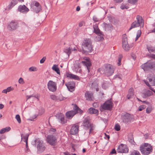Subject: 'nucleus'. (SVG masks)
I'll return each instance as SVG.
<instances>
[{
    "instance_id": "nucleus-1",
    "label": "nucleus",
    "mask_w": 155,
    "mask_h": 155,
    "mask_svg": "<svg viewBox=\"0 0 155 155\" xmlns=\"http://www.w3.org/2000/svg\"><path fill=\"white\" fill-rule=\"evenodd\" d=\"M98 71L102 74H104L108 77L114 73V67L110 64H107L105 65L104 67L99 68Z\"/></svg>"
},
{
    "instance_id": "nucleus-2",
    "label": "nucleus",
    "mask_w": 155,
    "mask_h": 155,
    "mask_svg": "<svg viewBox=\"0 0 155 155\" xmlns=\"http://www.w3.org/2000/svg\"><path fill=\"white\" fill-rule=\"evenodd\" d=\"M82 48L84 53H89L93 51L92 42L90 38H86L83 41Z\"/></svg>"
},
{
    "instance_id": "nucleus-3",
    "label": "nucleus",
    "mask_w": 155,
    "mask_h": 155,
    "mask_svg": "<svg viewBox=\"0 0 155 155\" xmlns=\"http://www.w3.org/2000/svg\"><path fill=\"white\" fill-rule=\"evenodd\" d=\"M142 69L146 72H154L155 73V61L149 60L141 66Z\"/></svg>"
},
{
    "instance_id": "nucleus-4",
    "label": "nucleus",
    "mask_w": 155,
    "mask_h": 155,
    "mask_svg": "<svg viewBox=\"0 0 155 155\" xmlns=\"http://www.w3.org/2000/svg\"><path fill=\"white\" fill-rule=\"evenodd\" d=\"M83 113V111L80 109L76 104H74L73 110L67 112L66 115L67 118L69 119H71L76 114L79 113L82 114Z\"/></svg>"
},
{
    "instance_id": "nucleus-5",
    "label": "nucleus",
    "mask_w": 155,
    "mask_h": 155,
    "mask_svg": "<svg viewBox=\"0 0 155 155\" xmlns=\"http://www.w3.org/2000/svg\"><path fill=\"white\" fill-rule=\"evenodd\" d=\"M140 150L143 154L148 155L152 152L153 149L150 144L144 143V144L140 145Z\"/></svg>"
},
{
    "instance_id": "nucleus-6",
    "label": "nucleus",
    "mask_w": 155,
    "mask_h": 155,
    "mask_svg": "<svg viewBox=\"0 0 155 155\" xmlns=\"http://www.w3.org/2000/svg\"><path fill=\"white\" fill-rule=\"evenodd\" d=\"M112 100V98L108 100L101 105L100 111H102L105 110H111L112 109L113 104Z\"/></svg>"
},
{
    "instance_id": "nucleus-7",
    "label": "nucleus",
    "mask_w": 155,
    "mask_h": 155,
    "mask_svg": "<svg viewBox=\"0 0 155 155\" xmlns=\"http://www.w3.org/2000/svg\"><path fill=\"white\" fill-rule=\"evenodd\" d=\"M136 19L137 21H135L132 23L131 26L129 29V31L133 28L139 27L140 25H141L142 24L143 27V26L144 22L142 17L140 15H137V16Z\"/></svg>"
},
{
    "instance_id": "nucleus-8",
    "label": "nucleus",
    "mask_w": 155,
    "mask_h": 155,
    "mask_svg": "<svg viewBox=\"0 0 155 155\" xmlns=\"http://www.w3.org/2000/svg\"><path fill=\"white\" fill-rule=\"evenodd\" d=\"M90 118L87 117H86L83 122V125L87 129H89V134L93 130L94 128V126L93 124L90 123Z\"/></svg>"
},
{
    "instance_id": "nucleus-9",
    "label": "nucleus",
    "mask_w": 155,
    "mask_h": 155,
    "mask_svg": "<svg viewBox=\"0 0 155 155\" xmlns=\"http://www.w3.org/2000/svg\"><path fill=\"white\" fill-rule=\"evenodd\" d=\"M30 6L31 10L37 13L41 10V7L40 4L35 1L31 2Z\"/></svg>"
},
{
    "instance_id": "nucleus-10",
    "label": "nucleus",
    "mask_w": 155,
    "mask_h": 155,
    "mask_svg": "<svg viewBox=\"0 0 155 155\" xmlns=\"http://www.w3.org/2000/svg\"><path fill=\"white\" fill-rule=\"evenodd\" d=\"M34 142L35 144L37 145L38 152L40 153L45 150V147L42 140L38 138L35 140Z\"/></svg>"
},
{
    "instance_id": "nucleus-11",
    "label": "nucleus",
    "mask_w": 155,
    "mask_h": 155,
    "mask_svg": "<svg viewBox=\"0 0 155 155\" xmlns=\"http://www.w3.org/2000/svg\"><path fill=\"white\" fill-rule=\"evenodd\" d=\"M57 138L52 135H48L47 137L46 141L50 145L55 146L57 144Z\"/></svg>"
},
{
    "instance_id": "nucleus-12",
    "label": "nucleus",
    "mask_w": 155,
    "mask_h": 155,
    "mask_svg": "<svg viewBox=\"0 0 155 155\" xmlns=\"http://www.w3.org/2000/svg\"><path fill=\"white\" fill-rule=\"evenodd\" d=\"M122 44L123 48L125 51H127L129 50L130 47L128 44L127 38L125 34L123 36Z\"/></svg>"
},
{
    "instance_id": "nucleus-13",
    "label": "nucleus",
    "mask_w": 155,
    "mask_h": 155,
    "mask_svg": "<svg viewBox=\"0 0 155 155\" xmlns=\"http://www.w3.org/2000/svg\"><path fill=\"white\" fill-rule=\"evenodd\" d=\"M18 23L16 20H12L8 24L7 27L8 29L12 31L15 30L18 27Z\"/></svg>"
},
{
    "instance_id": "nucleus-14",
    "label": "nucleus",
    "mask_w": 155,
    "mask_h": 155,
    "mask_svg": "<svg viewBox=\"0 0 155 155\" xmlns=\"http://www.w3.org/2000/svg\"><path fill=\"white\" fill-rule=\"evenodd\" d=\"M48 87L50 91L55 92L57 90L56 83L52 81H49L48 83Z\"/></svg>"
},
{
    "instance_id": "nucleus-15",
    "label": "nucleus",
    "mask_w": 155,
    "mask_h": 155,
    "mask_svg": "<svg viewBox=\"0 0 155 155\" xmlns=\"http://www.w3.org/2000/svg\"><path fill=\"white\" fill-rule=\"evenodd\" d=\"M79 131V126L77 124H73L71 126L70 130V134L72 135H75Z\"/></svg>"
},
{
    "instance_id": "nucleus-16",
    "label": "nucleus",
    "mask_w": 155,
    "mask_h": 155,
    "mask_svg": "<svg viewBox=\"0 0 155 155\" xmlns=\"http://www.w3.org/2000/svg\"><path fill=\"white\" fill-rule=\"evenodd\" d=\"M69 91L72 92L74 90V88L75 86V83L73 81H70L65 84Z\"/></svg>"
},
{
    "instance_id": "nucleus-17",
    "label": "nucleus",
    "mask_w": 155,
    "mask_h": 155,
    "mask_svg": "<svg viewBox=\"0 0 155 155\" xmlns=\"http://www.w3.org/2000/svg\"><path fill=\"white\" fill-rule=\"evenodd\" d=\"M18 11L23 13H26L29 11V9L25 5H20L18 6Z\"/></svg>"
},
{
    "instance_id": "nucleus-18",
    "label": "nucleus",
    "mask_w": 155,
    "mask_h": 155,
    "mask_svg": "<svg viewBox=\"0 0 155 155\" xmlns=\"http://www.w3.org/2000/svg\"><path fill=\"white\" fill-rule=\"evenodd\" d=\"M56 117H57L59 121L62 124H64L66 123L67 120L65 119L64 115L62 114H60L57 115Z\"/></svg>"
},
{
    "instance_id": "nucleus-19",
    "label": "nucleus",
    "mask_w": 155,
    "mask_h": 155,
    "mask_svg": "<svg viewBox=\"0 0 155 155\" xmlns=\"http://www.w3.org/2000/svg\"><path fill=\"white\" fill-rule=\"evenodd\" d=\"M120 151L119 152L121 153H126L128 151V149L126 145L121 144L119 148Z\"/></svg>"
},
{
    "instance_id": "nucleus-20",
    "label": "nucleus",
    "mask_w": 155,
    "mask_h": 155,
    "mask_svg": "<svg viewBox=\"0 0 155 155\" xmlns=\"http://www.w3.org/2000/svg\"><path fill=\"white\" fill-rule=\"evenodd\" d=\"M122 119L123 122L125 123L130 122L131 119L130 114L128 113H126L123 116Z\"/></svg>"
},
{
    "instance_id": "nucleus-21",
    "label": "nucleus",
    "mask_w": 155,
    "mask_h": 155,
    "mask_svg": "<svg viewBox=\"0 0 155 155\" xmlns=\"http://www.w3.org/2000/svg\"><path fill=\"white\" fill-rule=\"evenodd\" d=\"M148 80L153 86H155V75L153 74H150L147 78Z\"/></svg>"
},
{
    "instance_id": "nucleus-22",
    "label": "nucleus",
    "mask_w": 155,
    "mask_h": 155,
    "mask_svg": "<svg viewBox=\"0 0 155 155\" xmlns=\"http://www.w3.org/2000/svg\"><path fill=\"white\" fill-rule=\"evenodd\" d=\"M85 97L86 100L91 101L93 98V94L91 91H86L85 93Z\"/></svg>"
},
{
    "instance_id": "nucleus-23",
    "label": "nucleus",
    "mask_w": 155,
    "mask_h": 155,
    "mask_svg": "<svg viewBox=\"0 0 155 155\" xmlns=\"http://www.w3.org/2000/svg\"><path fill=\"white\" fill-rule=\"evenodd\" d=\"M153 94V93L148 90H145V91L142 93V96L143 98H146Z\"/></svg>"
},
{
    "instance_id": "nucleus-24",
    "label": "nucleus",
    "mask_w": 155,
    "mask_h": 155,
    "mask_svg": "<svg viewBox=\"0 0 155 155\" xmlns=\"http://www.w3.org/2000/svg\"><path fill=\"white\" fill-rule=\"evenodd\" d=\"M66 76L67 78H69L71 79H74L75 80H80L78 76L70 72H67L66 73Z\"/></svg>"
},
{
    "instance_id": "nucleus-25",
    "label": "nucleus",
    "mask_w": 155,
    "mask_h": 155,
    "mask_svg": "<svg viewBox=\"0 0 155 155\" xmlns=\"http://www.w3.org/2000/svg\"><path fill=\"white\" fill-rule=\"evenodd\" d=\"M103 24L105 30L110 31L113 29V27L111 24H107L105 22H104Z\"/></svg>"
},
{
    "instance_id": "nucleus-26",
    "label": "nucleus",
    "mask_w": 155,
    "mask_h": 155,
    "mask_svg": "<svg viewBox=\"0 0 155 155\" xmlns=\"http://www.w3.org/2000/svg\"><path fill=\"white\" fill-rule=\"evenodd\" d=\"M134 95V89L133 88H130L128 91V94L127 95V98L129 99L132 98Z\"/></svg>"
},
{
    "instance_id": "nucleus-27",
    "label": "nucleus",
    "mask_w": 155,
    "mask_h": 155,
    "mask_svg": "<svg viewBox=\"0 0 155 155\" xmlns=\"http://www.w3.org/2000/svg\"><path fill=\"white\" fill-rule=\"evenodd\" d=\"M88 112L91 114H95L97 115L98 114V110L93 107H91L88 109Z\"/></svg>"
},
{
    "instance_id": "nucleus-28",
    "label": "nucleus",
    "mask_w": 155,
    "mask_h": 155,
    "mask_svg": "<svg viewBox=\"0 0 155 155\" xmlns=\"http://www.w3.org/2000/svg\"><path fill=\"white\" fill-rule=\"evenodd\" d=\"M82 63L83 64L86 66L88 72H90V66L91 65V64L89 61H82Z\"/></svg>"
},
{
    "instance_id": "nucleus-29",
    "label": "nucleus",
    "mask_w": 155,
    "mask_h": 155,
    "mask_svg": "<svg viewBox=\"0 0 155 155\" xmlns=\"http://www.w3.org/2000/svg\"><path fill=\"white\" fill-rule=\"evenodd\" d=\"M128 140L132 144L135 145L136 143L134 140L133 135L131 134L128 135Z\"/></svg>"
},
{
    "instance_id": "nucleus-30",
    "label": "nucleus",
    "mask_w": 155,
    "mask_h": 155,
    "mask_svg": "<svg viewBox=\"0 0 155 155\" xmlns=\"http://www.w3.org/2000/svg\"><path fill=\"white\" fill-rule=\"evenodd\" d=\"M18 2V0H12L10 4L8 6V8L10 9L17 4Z\"/></svg>"
},
{
    "instance_id": "nucleus-31",
    "label": "nucleus",
    "mask_w": 155,
    "mask_h": 155,
    "mask_svg": "<svg viewBox=\"0 0 155 155\" xmlns=\"http://www.w3.org/2000/svg\"><path fill=\"white\" fill-rule=\"evenodd\" d=\"M73 51L71 46L66 48L64 49V52L67 54L68 56L71 54V51Z\"/></svg>"
},
{
    "instance_id": "nucleus-32",
    "label": "nucleus",
    "mask_w": 155,
    "mask_h": 155,
    "mask_svg": "<svg viewBox=\"0 0 155 155\" xmlns=\"http://www.w3.org/2000/svg\"><path fill=\"white\" fill-rule=\"evenodd\" d=\"M94 32L96 34L101 33V31L98 28V26L97 24H95L93 25Z\"/></svg>"
},
{
    "instance_id": "nucleus-33",
    "label": "nucleus",
    "mask_w": 155,
    "mask_h": 155,
    "mask_svg": "<svg viewBox=\"0 0 155 155\" xmlns=\"http://www.w3.org/2000/svg\"><path fill=\"white\" fill-rule=\"evenodd\" d=\"M98 34L97 36L96 37V38L99 41H102L104 39L103 35L102 32H101L100 33L97 34Z\"/></svg>"
},
{
    "instance_id": "nucleus-34",
    "label": "nucleus",
    "mask_w": 155,
    "mask_h": 155,
    "mask_svg": "<svg viewBox=\"0 0 155 155\" xmlns=\"http://www.w3.org/2000/svg\"><path fill=\"white\" fill-rule=\"evenodd\" d=\"M11 128L10 127H7L3 128L0 130V134H3L5 132H8L11 130Z\"/></svg>"
},
{
    "instance_id": "nucleus-35",
    "label": "nucleus",
    "mask_w": 155,
    "mask_h": 155,
    "mask_svg": "<svg viewBox=\"0 0 155 155\" xmlns=\"http://www.w3.org/2000/svg\"><path fill=\"white\" fill-rule=\"evenodd\" d=\"M52 69L53 70L56 72L57 74H60V71L57 65L54 64L52 67Z\"/></svg>"
},
{
    "instance_id": "nucleus-36",
    "label": "nucleus",
    "mask_w": 155,
    "mask_h": 155,
    "mask_svg": "<svg viewBox=\"0 0 155 155\" xmlns=\"http://www.w3.org/2000/svg\"><path fill=\"white\" fill-rule=\"evenodd\" d=\"M147 49L149 53L153 52L155 51V48L151 46H147Z\"/></svg>"
},
{
    "instance_id": "nucleus-37",
    "label": "nucleus",
    "mask_w": 155,
    "mask_h": 155,
    "mask_svg": "<svg viewBox=\"0 0 155 155\" xmlns=\"http://www.w3.org/2000/svg\"><path fill=\"white\" fill-rule=\"evenodd\" d=\"M129 7L128 4H125L122 3L120 7V8L121 9L123 10L124 9H127Z\"/></svg>"
},
{
    "instance_id": "nucleus-38",
    "label": "nucleus",
    "mask_w": 155,
    "mask_h": 155,
    "mask_svg": "<svg viewBox=\"0 0 155 155\" xmlns=\"http://www.w3.org/2000/svg\"><path fill=\"white\" fill-rule=\"evenodd\" d=\"M138 0H128V2L129 3L132 5H134L137 4Z\"/></svg>"
},
{
    "instance_id": "nucleus-39",
    "label": "nucleus",
    "mask_w": 155,
    "mask_h": 155,
    "mask_svg": "<svg viewBox=\"0 0 155 155\" xmlns=\"http://www.w3.org/2000/svg\"><path fill=\"white\" fill-rule=\"evenodd\" d=\"M12 90L11 87H8L6 89H4L3 90L2 92L3 93L6 94L8 92H10L11 90Z\"/></svg>"
},
{
    "instance_id": "nucleus-40",
    "label": "nucleus",
    "mask_w": 155,
    "mask_h": 155,
    "mask_svg": "<svg viewBox=\"0 0 155 155\" xmlns=\"http://www.w3.org/2000/svg\"><path fill=\"white\" fill-rule=\"evenodd\" d=\"M141 34V30H139L137 31V34L135 39V41L137 40L138 38L140 37Z\"/></svg>"
},
{
    "instance_id": "nucleus-41",
    "label": "nucleus",
    "mask_w": 155,
    "mask_h": 155,
    "mask_svg": "<svg viewBox=\"0 0 155 155\" xmlns=\"http://www.w3.org/2000/svg\"><path fill=\"white\" fill-rule=\"evenodd\" d=\"M108 20L110 22L113 23L114 21V18L112 16L110 15L107 17Z\"/></svg>"
},
{
    "instance_id": "nucleus-42",
    "label": "nucleus",
    "mask_w": 155,
    "mask_h": 155,
    "mask_svg": "<svg viewBox=\"0 0 155 155\" xmlns=\"http://www.w3.org/2000/svg\"><path fill=\"white\" fill-rule=\"evenodd\" d=\"M29 135L27 134L25 136H24L22 134H21V137L22 138L24 139L25 140L24 141L25 142H26V141L27 140L28 141V137Z\"/></svg>"
},
{
    "instance_id": "nucleus-43",
    "label": "nucleus",
    "mask_w": 155,
    "mask_h": 155,
    "mask_svg": "<svg viewBox=\"0 0 155 155\" xmlns=\"http://www.w3.org/2000/svg\"><path fill=\"white\" fill-rule=\"evenodd\" d=\"M130 155H140V154L138 151L134 150L131 153Z\"/></svg>"
},
{
    "instance_id": "nucleus-44",
    "label": "nucleus",
    "mask_w": 155,
    "mask_h": 155,
    "mask_svg": "<svg viewBox=\"0 0 155 155\" xmlns=\"http://www.w3.org/2000/svg\"><path fill=\"white\" fill-rule=\"evenodd\" d=\"M51 98L53 100H58L59 98L58 97L54 95H51L50 96Z\"/></svg>"
},
{
    "instance_id": "nucleus-45",
    "label": "nucleus",
    "mask_w": 155,
    "mask_h": 155,
    "mask_svg": "<svg viewBox=\"0 0 155 155\" xmlns=\"http://www.w3.org/2000/svg\"><path fill=\"white\" fill-rule=\"evenodd\" d=\"M122 58V55L121 54H120L119 55L118 59V66H120L121 64V60Z\"/></svg>"
},
{
    "instance_id": "nucleus-46",
    "label": "nucleus",
    "mask_w": 155,
    "mask_h": 155,
    "mask_svg": "<svg viewBox=\"0 0 155 155\" xmlns=\"http://www.w3.org/2000/svg\"><path fill=\"white\" fill-rule=\"evenodd\" d=\"M15 118L19 123H21V120L20 118V116L18 114H17L15 116Z\"/></svg>"
},
{
    "instance_id": "nucleus-47",
    "label": "nucleus",
    "mask_w": 155,
    "mask_h": 155,
    "mask_svg": "<svg viewBox=\"0 0 155 155\" xmlns=\"http://www.w3.org/2000/svg\"><path fill=\"white\" fill-rule=\"evenodd\" d=\"M114 129L117 131H119L120 129V125L118 124H116L115 125Z\"/></svg>"
},
{
    "instance_id": "nucleus-48",
    "label": "nucleus",
    "mask_w": 155,
    "mask_h": 155,
    "mask_svg": "<svg viewBox=\"0 0 155 155\" xmlns=\"http://www.w3.org/2000/svg\"><path fill=\"white\" fill-rule=\"evenodd\" d=\"M93 21L95 22L99 21L100 20V19L95 15L93 16Z\"/></svg>"
},
{
    "instance_id": "nucleus-49",
    "label": "nucleus",
    "mask_w": 155,
    "mask_h": 155,
    "mask_svg": "<svg viewBox=\"0 0 155 155\" xmlns=\"http://www.w3.org/2000/svg\"><path fill=\"white\" fill-rule=\"evenodd\" d=\"M146 108V106L144 105H143L139 107L138 110L141 111L143 110L144 109Z\"/></svg>"
},
{
    "instance_id": "nucleus-50",
    "label": "nucleus",
    "mask_w": 155,
    "mask_h": 155,
    "mask_svg": "<svg viewBox=\"0 0 155 155\" xmlns=\"http://www.w3.org/2000/svg\"><path fill=\"white\" fill-rule=\"evenodd\" d=\"M29 70L30 71H36L37 69L36 67H31L29 68Z\"/></svg>"
},
{
    "instance_id": "nucleus-51",
    "label": "nucleus",
    "mask_w": 155,
    "mask_h": 155,
    "mask_svg": "<svg viewBox=\"0 0 155 155\" xmlns=\"http://www.w3.org/2000/svg\"><path fill=\"white\" fill-rule=\"evenodd\" d=\"M152 110V108L150 107H147L146 110V112L147 113H150Z\"/></svg>"
},
{
    "instance_id": "nucleus-52",
    "label": "nucleus",
    "mask_w": 155,
    "mask_h": 155,
    "mask_svg": "<svg viewBox=\"0 0 155 155\" xmlns=\"http://www.w3.org/2000/svg\"><path fill=\"white\" fill-rule=\"evenodd\" d=\"M46 58V57H44L40 60V63L41 64H42L44 63L45 60Z\"/></svg>"
},
{
    "instance_id": "nucleus-53",
    "label": "nucleus",
    "mask_w": 155,
    "mask_h": 155,
    "mask_svg": "<svg viewBox=\"0 0 155 155\" xmlns=\"http://www.w3.org/2000/svg\"><path fill=\"white\" fill-rule=\"evenodd\" d=\"M63 154V155H77L75 153L70 154V153L67 152H64Z\"/></svg>"
},
{
    "instance_id": "nucleus-54",
    "label": "nucleus",
    "mask_w": 155,
    "mask_h": 155,
    "mask_svg": "<svg viewBox=\"0 0 155 155\" xmlns=\"http://www.w3.org/2000/svg\"><path fill=\"white\" fill-rule=\"evenodd\" d=\"M18 82L19 83L21 84H23L24 83V81L23 79V78H20L19 80H18Z\"/></svg>"
},
{
    "instance_id": "nucleus-55",
    "label": "nucleus",
    "mask_w": 155,
    "mask_h": 155,
    "mask_svg": "<svg viewBox=\"0 0 155 155\" xmlns=\"http://www.w3.org/2000/svg\"><path fill=\"white\" fill-rule=\"evenodd\" d=\"M35 97V96H34L33 95H29V96L27 95L26 96V98H27V100H28L29 99H30L31 97Z\"/></svg>"
},
{
    "instance_id": "nucleus-56",
    "label": "nucleus",
    "mask_w": 155,
    "mask_h": 155,
    "mask_svg": "<svg viewBox=\"0 0 155 155\" xmlns=\"http://www.w3.org/2000/svg\"><path fill=\"white\" fill-rule=\"evenodd\" d=\"M116 153V151L115 149H113L112 151L110 152V154H113Z\"/></svg>"
},
{
    "instance_id": "nucleus-57",
    "label": "nucleus",
    "mask_w": 155,
    "mask_h": 155,
    "mask_svg": "<svg viewBox=\"0 0 155 155\" xmlns=\"http://www.w3.org/2000/svg\"><path fill=\"white\" fill-rule=\"evenodd\" d=\"M143 81L147 86L148 87L150 86V85L148 81L145 80H144Z\"/></svg>"
},
{
    "instance_id": "nucleus-58",
    "label": "nucleus",
    "mask_w": 155,
    "mask_h": 155,
    "mask_svg": "<svg viewBox=\"0 0 155 155\" xmlns=\"http://www.w3.org/2000/svg\"><path fill=\"white\" fill-rule=\"evenodd\" d=\"M150 57L155 59V54H151L150 56Z\"/></svg>"
},
{
    "instance_id": "nucleus-59",
    "label": "nucleus",
    "mask_w": 155,
    "mask_h": 155,
    "mask_svg": "<svg viewBox=\"0 0 155 155\" xmlns=\"http://www.w3.org/2000/svg\"><path fill=\"white\" fill-rule=\"evenodd\" d=\"M123 0H114V1L116 3H120L123 1Z\"/></svg>"
},
{
    "instance_id": "nucleus-60",
    "label": "nucleus",
    "mask_w": 155,
    "mask_h": 155,
    "mask_svg": "<svg viewBox=\"0 0 155 155\" xmlns=\"http://www.w3.org/2000/svg\"><path fill=\"white\" fill-rule=\"evenodd\" d=\"M131 57L134 60H135L136 59V56L135 54H131Z\"/></svg>"
},
{
    "instance_id": "nucleus-61",
    "label": "nucleus",
    "mask_w": 155,
    "mask_h": 155,
    "mask_svg": "<svg viewBox=\"0 0 155 155\" xmlns=\"http://www.w3.org/2000/svg\"><path fill=\"white\" fill-rule=\"evenodd\" d=\"M141 102L143 103H144V104H146L147 105L149 104H150V103L148 102L147 101H141Z\"/></svg>"
},
{
    "instance_id": "nucleus-62",
    "label": "nucleus",
    "mask_w": 155,
    "mask_h": 155,
    "mask_svg": "<svg viewBox=\"0 0 155 155\" xmlns=\"http://www.w3.org/2000/svg\"><path fill=\"white\" fill-rule=\"evenodd\" d=\"M83 22L81 21V22H80L79 24V26L80 27H82L83 25Z\"/></svg>"
},
{
    "instance_id": "nucleus-63",
    "label": "nucleus",
    "mask_w": 155,
    "mask_h": 155,
    "mask_svg": "<svg viewBox=\"0 0 155 155\" xmlns=\"http://www.w3.org/2000/svg\"><path fill=\"white\" fill-rule=\"evenodd\" d=\"M80 10V7L79 6H77L76 9V10L77 11H79Z\"/></svg>"
},
{
    "instance_id": "nucleus-64",
    "label": "nucleus",
    "mask_w": 155,
    "mask_h": 155,
    "mask_svg": "<svg viewBox=\"0 0 155 155\" xmlns=\"http://www.w3.org/2000/svg\"><path fill=\"white\" fill-rule=\"evenodd\" d=\"M105 135L106 137H107L108 140H109L110 139V136L109 135L107 134L106 133L104 134Z\"/></svg>"
}]
</instances>
